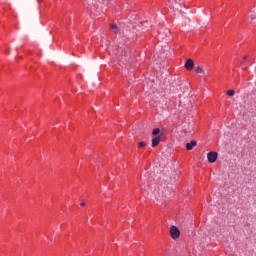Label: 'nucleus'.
Wrapping results in <instances>:
<instances>
[{
	"instance_id": "1",
	"label": "nucleus",
	"mask_w": 256,
	"mask_h": 256,
	"mask_svg": "<svg viewBox=\"0 0 256 256\" xmlns=\"http://www.w3.org/2000/svg\"><path fill=\"white\" fill-rule=\"evenodd\" d=\"M170 235L173 239H179V237L181 236V231L177 229V226H172L170 228Z\"/></svg>"
},
{
	"instance_id": "2",
	"label": "nucleus",
	"mask_w": 256,
	"mask_h": 256,
	"mask_svg": "<svg viewBox=\"0 0 256 256\" xmlns=\"http://www.w3.org/2000/svg\"><path fill=\"white\" fill-rule=\"evenodd\" d=\"M217 157H219V154H217V152H208L207 154V159L209 161V163H215V161H217Z\"/></svg>"
},
{
	"instance_id": "3",
	"label": "nucleus",
	"mask_w": 256,
	"mask_h": 256,
	"mask_svg": "<svg viewBox=\"0 0 256 256\" xmlns=\"http://www.w3.org/2000/svg\"><path fill=\"white\" fill-rule=\"evenodd\" d=\"M185 69L187 71H192L193 67H195V62H193L192 59H187L185 64H184Z\"/></svg>"
},
{
	"instance_id": "4",
	"label": "nucleus",
	"mask_w": 256,
	"mask_h": 256,
	"mask_svg": "<svg viewBox=\"0 0 256 256\" xmlns=\"http://www.w3.org/2000/svg\"><path fill=\"white\" fill-rule=\"evenodd\" d=\"M161 137H163V133H161L159 136L152 138V147H157V145L161 143Z\"/></svg>"
},
{
	"instance_id": "5",
	"label": "nucleus",
	"mask_w": 256,
	"mask_h": 256,
	"mask_svg": "<svg viewBox=\"0 0 256 256\" xmlns=\"http://www.w3.org/2000/svg\"><path fill=\"white\" fill-rule=\"evenodd\" d=\"M194 147H197V142L196 141H191L186 144V150L187 151H192Z\"/></svg>"
},
{
	"instance_id": "6",
	"label": "nucleus",
	"mask_w": 256,
	"mask_h": 256,
	"mask_svg": "<svg viewBox=\"0 0 256 256\" xmlns=\"http://www.w3.org/2000/svg\"><path fill=\"white\" fill-rule=\"evenodd\" d=\"M161 133V130L159 128L153 129L152 131V135H154V137H157V135H159Z\"/></svg>"
},
{
	"instance_id": "7",
	"label": "nucleus",
	"mask_w": 256,
	"mask_h": 256,
	"mask_svg": "<svg viewBox=\"0 0 256 256\" xmlns=\"http://www.w3.org/2000/svg\"><path fill=\"white\" fill-rule=\"evenodd\" d=\"M226 94L228 95V97H233L235 95V90H228Z\"/></svg>"
},
{
	"instance_id": "8",
	"label": "nucleus",
	"mask_w": 256,
	"mask_h": 256,
	"mask_svg": "<svg viewBox=\"0 0 256 256\" xmlns=\"http://www.w3.org/2000/svg\"><path fill=\"white\" fill-rule=\"evenodd\" d=\"M110 29L113 31V33H117V25L112 24V25L110 26Z\"/></svg>"
},
{
	"instance_id": "9",
	"label": "nucleus",
	"mask_w": 256,
	"mask_h": 256,
	"mask_svg": "<svg viewBox=\"0 0 256 256\" xmlns=\"http://www.w3.org/2000/svg\"><path fill=\"white\" fill-rule=\"evenodd\" d=\"M195 73L201 74V73H204V70H203V68H201V67H197V68L195 69Z\"/></svg>"
},
{
	"instance_id": "10",
	"label": "nucleus",
	"mask_w": 256,
	"mask_h": 256,
	"mask_svg": "<svg viewBox=\"0 0 256 256\" xmlns=\"http://www.w3.org/2000/svg\"><path fill=\"white\" fill-rule=\"evenodd\" d=\"M145 142H139L138 143V147L140 148V149H143V147H145Z\"/></svg>"
},
{
	"instance_id": "11",
	"label": "nucleus",
	"mask_w": 256,
	"mask_h": 256,
	"mask_svg": "<svg viewBox=\"0 0 256 256\" xmlns=\"http://www.w3.org/2000/svg\"><path fill=\"white\" fill-rule=\"evenodd\" d=\"M80 207H85V202H81Z\"/></svg>"
},
{
	"instance_id": "12",
	"label": "nucleus",
	"mask_w": 256,
	"mask_h": 256,
	"mask_svg": "<svg viewBox=\"0 0 256 256\" xmlns=\"http://www.w3.org/2000/svg\"><path fill=\"white\" fill-rule=\"evenodd\" d=\"M244 61H247V56H244Z\"/></svg>"
}]
</instances>
